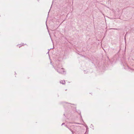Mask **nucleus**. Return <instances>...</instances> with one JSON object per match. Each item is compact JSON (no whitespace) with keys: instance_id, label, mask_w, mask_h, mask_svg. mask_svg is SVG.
I'll use <instances>...</instances> for the list:
<instances>
[{"instance_id":"nucleus-1","label":"nucleus","mask_w":134,"mask_h":134,"mask_svg":"<svg viewBox=\"0 0 134 134\" xmlns=\"http://www.w3.org/2000/svg\"><path fill=\"white\" fill-rule=\"evenodd\" d=\"M62 69L63 70V69Z\"/></svg>"},{"instance_id":"nucleus-2","label":"nucleus","mask_w":134,"mask_h":134,"mask_svg":"<svg viewBox=\"0 0 134 134\" xmlns=\"http://www.w3.org/2000/svg\"><path fill=\"white\" fill-rule=\"evenodd\" d=\"M114 29L117 30V29Z\"/></svg>"}]
</instances>
